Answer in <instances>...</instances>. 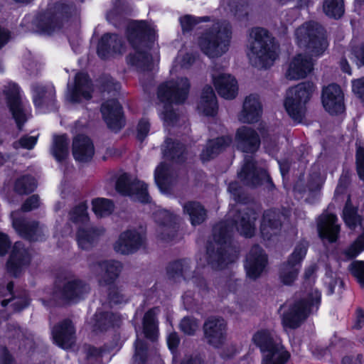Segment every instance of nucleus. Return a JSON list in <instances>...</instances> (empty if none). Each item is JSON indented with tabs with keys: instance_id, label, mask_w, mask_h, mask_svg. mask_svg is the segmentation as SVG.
<instances>
[{
	"instance_id": "obj_1",
	"label": "nucleus",
	"mask_w": 364,
	"mask_h": 364,
	"mask_svg": "<svg viewBox=\"0 0 364 364\" xmlns=\"http://www.w3.org/2000/svg\"><path fill=\"white\" fill-rule=\"evenodd\" d=\"M228 216L231 218V227L227 222L215 225L213 229V241L210 242L207 247L208 263L215 269L224 268L238 257L236 248L230 243L233 227L246 237H251L255 232L257 213L252 208L238 205L230 210Z\"/></svg>"
},
{
	"instance_id": "obj_2",
	"label": "nucleus",
	"mask_w": 364,
	"mask_h": 364,
	"mask_svg": "<svg viewBox=\"0 0 364 364\" xmlns=\"http://www.w3.org/2000/svg\"><path fill=\"white\" fill-rule=\"evenodd\" d=\"M127 41L133 51L127 56V63L140 73L149 72L154 68L150 50L155 41V31L146 21H130L126 30Z\"/></svg>"
},
{
	"instance_id": "obj_3",
	"label": "nucleus",
	"mask_w": 364,
	"mask_h": 364,
	"mask_svg": "<svg viewBox=\"0 0 364 364\" xmlns=\"http://www.w3.org/2000/svg\"><path fill=\"white\" fill-rule=\"evenodd\" d=\"M277 48L274 38L266 29L256 27L250 31L247 55L254 67L270 66L277 57Z\"/></svg>"
},
{
	"instance_id": "obj_4",
	"label": "nucleus",
	"mask_w": 364,
	"mask_h": 364,
	"mask_svg": "<svg viewBox=\"0 0 364 364\" xmlns=\"http://www.w3.org/2000/svg\"><path fill=\"white\" fill-rule=\"evenodd\" d=\"M320 304L321 292L316 289L296 294L294 301L283 314L282 324L291 329L299 328L310 315L318 311Z\"/></svg>"
},
{
	"instance_id": "obj_5",
	"label": "nucleus",
	"mask_w": 364,
	"mask_h": 364,
	"mask_svg": "<svg viewBox=\"0 0 364 364\" xmlns=\"http://www.w3.org/2000/svg\"><path fill=\"white\" fill-rule=\"evenodd\" d=\"M232 28L227 20H218L200 36L198 41L201 50L210 58H218L230 46Z\"/></svg>"
},
{
	"instance_id": "obj_6",
	"label": "nucleus",
	"mask_w": 364,
	"mask_h": 364,
	"mask_svg": "<svg viewBox=\"0 0 364 364\" xmlns=\"http://www.w3.org/2000/svg\"><path fill=\"white\" fill-rule=\"evenodd\" d=\"M190 89L188 78L181 77L161 84L158 88V97L165 103L163 119L168 125H173L178 114L171 108V104H182L186 100Z\"/></svg>"
},
{
	"instance_id": "obj_7",
	"label": "nucleus",
	"mask_w": 364,
	"mask_h": 364,
	"mask_svg": "<svg viewBox=\"0 0 364 364\" xmlns=\"http://www.w3.org/2000/svg\"><path fill=\"white\" fill-rule=\"evenodd\" d=\"M252 340L262 354L261 364H286L289 360L290 353L275 332L262 329L256 332Z\"/></svg>"
},
{
	"instance_id": "obj_8",
	"label": "nucleus",
	"mask_w": 364,
	"mask_h": 364,
	"mask_svg": "<svg viewBox=\"0 0 364 364\" xmlns=\"http://www.w3.org/2000/svg\"><path fill=\"white\" fill-rule=\"evenodd\" d=\"M297 43L311 55H319L328 46L324 29L315 21H308L300 26L295 31Z\"/></svg>"
},
{
	"instance_id": "obj_9",
	"label": "nucleus",
	"mask_w": 364,
	"mask_h": 364,
	"mask_svg": "<svg viewBox=\"0 0 364 364\" xmlns=\"http://www.w3.org/2000/svg\"><path fill=\"white\" fill-rule=\"evenodd\" d=\"M314 85L304 82L290 87L287 92L284 107L291 118L300 122L306 113V104L310 100Z\"/></svg>"
},
{
	"instance_id": "obj_10",
	"label": "nucleus",
	"mask_w": 364,
	"mask_h": 364,
	"mask_svg": "<svg viewBox=\"0 0 364 364\" xmlns=\"http://www.w3.org/2000/svg\"><path fill=\"white\" fill-rule=\"evenodd\" d=\"M90 291L89 285L71 272L60 275L55 286L54 296L65 301L77 302Z\"/></svg>"
},
{
	"instance_id": "obj_11",
	"label": "nucleus",
	"mask_w": 364,
	"mask_h": 364,
	"mask_svg": "<svg viewBox=\"0 0 364 364\" xmlns=\"http://www.w3.org/2000/svg\"><path fill=\"white\" fill-rule=\"evenodd\" d=\"M358 207L352 204L350 196H348L343 207L342 218L346 225L351 230H355L358 225L363 230V232L358 237L356 240L348 247L344 255L348 259H353L357 257L364 250V218H362L358 213Z\"/></svg>"
},
{
	"instance_id": "obj_12",
	"label": "nucleus",
	"mask_w": 364,
	"mask_h": 364,
	"mask_svg": "<svg viewBox=\"0 0 364 364\" xmlns=\"http://www.w3.org/2000/svg\"><path fill=\"white\" fill-rule=\"evenodd\" d=\"M238 178L246 186L257 187L264 186L271 191L274 185L269 175L264 168H257L252 156H245L244 164L238 173Z\"/></svg>"
},
{
	"instance_id": "obj_13",
	"label": "nucleus",
	"mask_w": 364,
	"mask_h": 364,
	"mask_svg": "<svg viewBox=\"0 0 364 364\" xmlns=\"http://www.w3.org/2000/svg\"><path fill=\"white\" fill-rule=\"evenodd\" d=\"M307 248V242H300L295 247L288 260L281 265L279 279L284 285H291L296 279L301 268V262L306 256Z\"/></svg>"
},
{
	"instance_id": "obj_14",
	"label": "nucleus",
	"mask_w": 364,
	"mask_h": 364,
	"mask_svg": "<svg viewBox=\"0 0 364 364\" xmlns=\"http://www.w3.org/2000/svg\"><path fill=\"white\" fill-rule=\"evenodd\" d=\"M167 275L169 279L175 282L181 279H192L193 284L199 289L201 293L208 291V286L203 277L195 276L192 269L191 262L189 259H181L168 264L166 267Z\"/></svg>"
},
{
	"instance_id": "obj_15",
	"label": "nucleus",
	"mask_w": 364,
	"mask_h": 364,
	"mask_svg": "<svg viewBox=\"0 0 364 364\" xmlns=\"http://www.w3.org/2000/svg\"><path fill=\"white\" fill-rule=\"evenodd\" d=\"M203 329L206 342L213 347L219 348L225 343L227 323L223 318L216 316L208 318Z\"/></svg>"
},
{
	"instance_id": "obj_16",
	"label": "nucleus",
	"mask_w": 364,
	"mask_h": 364,
	"mask_svg": "<svg viewBox=\"0 0 364 364\" xmlns=\"http://www.w3.org/2000/svg\"><path fill=\"white\" fill-rule=\"evenodd\" d=\"M116 191L123 196L134 197L141 203H148L149 196L147 185L141 181H132L130 176L123 173L119 176L115 184Z\"/></svg>"
},
{
	"instance_id": "obj_17",
	"label": "nucleus",
	"mask_w": 364,
	"mask_h": 364,
	"mask_svg": "<svg viewBox=\"0 0 364 364\" xmlns=\"http://www.w3.org/2000/svg\"><path fill=\"white\" fill-rule=\"evenodd\" d=\"M92 85L86 73H78L75 76L74 84H68L67 100L71 103H78L82 99L88 100L92 97Z\"/></svg>"
},
{
	"instance_id": "obj_18",
	"label": "nucleus",
	"mask_w": 364,
	"mask_h": 364,
	"mask_svg": "<svg viewBox=\"0 0 364 364\" xmlns=\"http://www.w3.org/2000/svg\"><path fill=\"white\" fill-rule=\"evenodd\" d=\"M154 219L159 225L157 234L161 240L168 242L175 238L178 229L175 215L166 210H158L154 213Z\"/></svg>"
},
{
	"instance_id": "obj_19",
	"label": "nucleus",
	"mask_w": 364,
	"mask_h": 364,
	"mask_svg": "<svg viewBox=\"0 0 364 364\" xmlns=\"http://www.w3.org/2000/svg\"><path fill=\"white\" fill-rule=\"evenodd\" d=\"M267 264V256L257 245L252 247L246 257L245 268L247 276L253 280L259 277Z\"/></svg>"
},
{
	"instance_id": "obj_20",
	"label": "nucleus",
	"mask_w": 364,
	"mask_h": 364,
	"mask_svg": "<svg viewBox=\"0 0 364 364\" xmlns=\"http://www.w3.org/2000/svg\"><path fill=\"white\" fill-rule=\"evenodd\" d=\"M144 242V235L135 230H127L120 234L114 245V249L122 255H129L136 252Z\"/></svg>"
},
{
	"instance_id": "obj_21",
	"label": "nucleus",
	"mask_w": 364,
	"mask_h": 364,
	"mask_svg": "<svg viewBox=\"0 0 364 364\" xmlns=\"http://www.w3.org/2000/svg\"><path fill=\"white\" fill-rule=\"evenodd\" d=\"M16 213H11L12 225L18 233L29 241L42 240L45 236V228L37 221H28L15 217Z\"/></svg>"
},
{
	"instance_id": "obj_22",
	"label": "nucleus",
	"mask_w": 364,
	"mask_h": 364,
	"mask_svg": "<svg viewBox=\"0 0 364 364\" xmlns=\"http://www.w3.org/2000/svg\"><path fill=\"white\" fill-rule=\"evenodd\" d=\"M322 103L325 109L331 114L342 113L345 109L343 94L341 87L331 84L322 91Z\"/></svg>"
},
{
	"instance_id": "obj_23",
	"label": "nucleus",
	"mask_w": 364,
	"mask_h": 364,
	"mask_svg": "<svg viewBox=\"0 0 364 364\" xmlns=\"http://www.w3.org/2000/svg\"><path fill=\"white\" fill-rule=\"evenodd\" d=\"M101 112L110 129L117 132L124 126L122 107L116 100L112 99L104 102L101 107Z\"/></svg>"
},
{
	"instance_id": "obj_24",
	"label": "nucleus",
	"mask_w": 364,
	"mask_h": 364,
	"mask_svg": "<svg viewBox=\"0 0 364 364\" xmlns=\"http://www.w3.org/2000/svg\"><path fill=\"white\" fill-rule=\"evenodd\" d=\"M54 342L60 348L68 349L75 343V329L71 320L66 318L52 328Z\"/></svg>"
},
{
	"instance_id": "obj_25",
	"label": "nucleus",
	"mask_w": 364,
	"mask_h": 364,
	"mask_svg": "<svg viewBox=\"0 0 364 364\" xmlns=\"http://www.w3.org/2000/svg\"><path fill=\"white\" fill-rule=\"evenodd\" d=\"M6 96L7 102L19 130L22 129L26 121V114L23 109L22 103L19 97V87L15 83H9L4 90Z\"/></svg>"
},
{
	"instance_id": "obj_26",
	"label": "nucleus",
	"mask_w": 364,
	"mask_h": 364,
	"mask_svg": "<svg viewBox=\"0 0 364 364\" xmlns=\"http://www.w3.org/2000/svg\"><path fill=\"white\" fill-rule=\"evenodd\" d=\"M338 218L333 214H322L318 218L317 230L322 240L334 242L338 238L341 230L340 225L337 223Z\"/></svg>"
},
{
	"instance_id": "obj_27",
	"label": "nucleus",
	"mask_w": 364,
	"mask_h": 364,
	"mask_svg": "<svg viewBox=\"0 0 364 364\" xmlns=\"http://www.w3.org/2000/svg\"><path fill=\"white\" fill-rule=\"evenodd\" d=\"M91 268L93 271L102 272L98 283L100 286L105 287L114 284L119 276L122 264L118 261L104 260L94 264Z\"/></svg>"
},
{
	"instance_id": "obj_28",
	"label": "nucleus",
	"mask_w": 364,
	"mask_h": 364,
	"mask_svg": "<svg viewBox=\"0 0 364 364\" xmlns=\"http://www.w3.org/2000/svg\"><path fill=\"white\" fill-rule=\"evenodd\" d=\"M30 262V255L21 242H15L10 257L7 262V270L18 277L22 269Z\"/></svg>"
},
{
	"instance_id": "obj_29",
	"label": "nucleus",
	"mask_w": 364,
	"mask_h": 364,
	"mask_svg": "<svg viewBox=\"0 0 364 364\" xmlns=\"http://www.w3.org/2000/svg\"><path fill=\"white\" fill-rule=\"evenodd\" d=\"M313 69L311 58L303 54L296 55L291 61L285 76L290 80L305 78Z\"/></svg>"
},
{
	"instance_id": "obj_30",
	"label": "nucleus",
	"mask_w": 364,
	"mask_h": 364,
	"mask_svg": "<svg viewBox=\"0 0 364 364\" xmlns=\"http://www.w3.org/2000/svg\"><path fill=\"white\" fill-rule=\"evenodd\" d=\"M235 139L238 149L246 153L255 152L260 145V139L257 132L245 126L237 130Z\"/></svg>"
},
{
	"instance_id": "obj_31",
	"label": "nucleus",
	"mask_w": 364,
	"mask_h": 364,
	"mask_svg": "<svg viewBox=\"0 0 364 364\" xmlns=\"http://www.w3.org/2000/svg\"><path fill=\"white\" fill-rule=\"evenodd\" d=\"M123 50L122 38L117 34L103 35L97 44V54L102 59H107L114 54H121Z\"/></svg>"
},
{
	"instance_id": "obj_32",
	"label": "nucleus",
	"mask_w": 364,
	"mask_h": 364,
	"mask_svg": "<svg viewBox=\"0 0 364 364\" xmlns=\"http://www.w3.org/2000/svg\"><path fill=\"white\" fill-rule=\"evenodd\" d=\"M262 112V105L258 96L250 95L245 98L238 119L242 123H255L259 121Z\"/></svg>"
},
{
	"instance_id": "obj_33",
	"label": "nucleus",
	"mask_w": 364,
	"mask_h": 364,
	"mask_svg": "<svg viewBox=\"0 0 364 364\" xmlns=\"http://www.w3.org/2000/svg\"><path fill=\"white\" fill-rule=\"evenodd\" d=\"M33 100L38 108L53 106L55 101V90L52 85L34 82L31 85Z\"/></svg>"
},
{
	"instance_id": "obj_34",
	"label": "nucleus",
	"mask_w": 364,
	"mask_h": 364,
	"mask_svg": "<svg viewBox=\"0 0 364 364\" xmlns=\"http://www.w3.org/2000/svg\"><path fill=\"white\" fill-rule=\"evenodd\" d=\"M95 149L92 141L83 134L77 135L73 141V155L79 162H87L94 156Z\"/></svg>"
},
{
	"instance_id": "obj_35",
	"label": "nucleus",
	"mask_w": 364,
	"mask_h": 364,
	"mask_svg": "<svg viewBox=\"0 0 364 364\" xmlns=\"http://www.w3.org/2000/svg\"><path fill=\"white\" fill-rule=\"evenodd\" d=\"M215 87L222 97L227 100L234 99L238 91L236 79L229 74H220L218 76L213 75Z\"/></svg>"
},
{
	"instance_id": "obj_36",
	"label": "nucleus",
	"mask_w": 364,
	"mask_h": 364,
	"mask_svg": "<svg viewBox=\"0 0 364 364\" xmlns=\"http://www.w3.org/2000/svg\"><path fill=\"white\" fill-rule=\"evenodd\" d=\"M282 217L283 215L279 211L269 210L264 212L260 228L264 239L269 240L279 232Z\"/></svg>"
},
{
	"instance_id": "obj_37",
	"label": "nucleus",
	"mask_w": 364,
	"mask_h": 364,
	"mask_svg": "<svg viewBox=\"0 0 364 364\" xmlns=\"http://www.w3.org/2000/svg\"><path fill=\"white\" fill-rule=\"evenodd\" d=\"M92 330L95 332L106 331L111 327L119 326L121 316L111 311H97L92 318Z\"/></svg>"
},
{
	"instance_id": "obj_38",
	"label": "nucleus",
	"mask_w": 364,
	"mask_h": 364,
	"mask_svg": "<svg viewBox=\"0 0 364 364\" xmlns=\"http://www.w3.org/2000/svg\"><path fill=\"white\" fill-rule=\"evenodd\" d=\"M230 136H223L215 139L209 140L200 154L203 161H208L216 157L232 143Z\"/></svg>"
},
{
	"instance_id": "obj_39",
	"label": "nucleus",
	"mask_w": 364,
	"mask_h": 364,
	"mask_svg": "<svg viewBox=\"0 0 364 364\" xmlns=\"http://www.w3.org/2000/svg\"><path fill=\"white\" fill-rule=\"evenodd\" d=\"M71 9V6L63 2H58L55 5V10L57 12V16H50L49 13L43 16V19L41 20L42 31L50 33L53 31L56 28L60 26L59 18L60 16H68Z\"/></svg>"
},
{
	"instance_id": "obj_40",
	"label": "nucleus",
	"mask_w": 364,
	"mask_h": 364,
	"mask_svg": "<svg viewBox=\"0 0 364 364\" xmlns=\"http://www.w3.org/2000/svg\"><path fill=\"white\" fill-rule=\"evenodd\" d=\"M104 232L105 229L102 227L80 228L77 233V244L81 249L89 250Z\"/></svg>"
},
{
	"instance_id": "obj_41",
	"label": "nucleus",
	"mask_w": 364,
	"mask_h": 364,
	"mask_svg": "<svg viewBox=\"0 0 364 364\" xmlns=\"http://www.w3.org/2000/svg\"><path fill=\"white\" fill-rule=\"evenodd\" d=\"M220 7L238 21L246 19L249 14V5L245 1L221 0Z\"/></svg>"
},
{
	"instance_id": "obj_42",
	"label": "nucleus",
	"mask_w": 364,
	"mask_h": 364,
	"mask_svg": "<svg viewBox=\"0 0 364 364\" xmlns=\"http://www.w3.org/2000/svg\"><path fill=\"white\" fill-rule=\"evenodd\" d=\"M198 108L207 116L216 114L218 103L212 87L207 85L203 88Z\"/></svg>"
},
{
	"instance_id": "obj_43",
	"label": "nucleus",
	"mask_w": 364,
	"mask_h": 364,
	"mask_svg": "<svg viewBox=\"0 0 364 364\" xmlns=\"http://www.w3.org/2000/svg\"><path fill=\"white\" fill-rule=\"evenodd\" d=\"M183 213L189 216L193 225H198L206 219L207 213L204 207L198 202L188 201L183 205Z\"/></svg>"
},
{
	"instance_id": "obj_44",
	"label": "nucleus",
	"mask_w": 364,
	"mask_h": 364,
	"mask_svg": "<svg viewBox=\"0 0 364 364\" xmlns=\"http://www.w3.org/2000/svg\"><path fill=\"white\" fill-rule=\"evenodd\" d=\"M159 311L158 308L149 309L143 318V331L145 336L154 341L158 337V321L156 314Z\"/></svg>"
},
{
	"instance_id": "obj_45",
	"label": "nucleus",
	"mask_w": 364,
	"mask_h": 364,
	"mask_svg": "<svg viewBox=\"0 0 364 364\" xmlns=\"http://www.w3.org/2000/svg\"><path fill=\"white\" fill-rule=\"evenodd\" d=\"M162 151L164 156L168 159L176 162H181L184 160L185 147L178 141L167 139L162 147Z\"/></svg>"
},
{
	"instance_id": "obj_46",
	"label": "nucleus",
	"mask_w": 364,
	"mask_h": 364,
	"mask_svg": "<svg viewBox=\"0 0 364 364\" xmlns=\"http://www.w3.org/2000/svg\"><path fill=\"white\" fill-rule=\"evenodd\" d=\"M50 151L58 162L64 161L69 154V139L67 135L54 136Z\"/></svg>"
},
{
	"instance_id": "obj_47",
	"label": "nucleus",
	"mask_w": 364,
	"mask_h": 364,
	"mask_svg": "<svg viewBox=\"0 0 364 364\" xmlns=\"http://www.w3.org/2000/svg\"><path fill=\"white\" fill-rule=\"evenodd\" d=\"M323 11L328 17L338 19L345 12L344 0H323Z\"/></svg>"
},
{
	"instance_id": "obj_48",
	"label": "nucleus",
	"mask_w": 364,
	"mask_h": 364,
	"mask_svg": "<svg viewBox=\"0 0 364 364\" xmlns=\"http://www.w3.org/2000/svg\"><path fill=\"white\" fill-rule=\"evenodd\" d=\"M92 210L98 217H105L110 215L114 210L113 202L107 198H98L92 202Z\"/></svg>"
},
{
	"instance_id": "obj_49",
	"label": "nucleus",
	"mask_w": 364,
	"mask_h": 364,
	"mask_svg": "<svg viewBox=\"0 0 364 364\" xmlns=\"http://www.w3.org/2000/svg\"><path fill=\"white\" fill-rule=\"evenodd\" d=\"M154 179L161 191H166L170 183L169 169L165 163H161L155 170Z\"/></svg>"
},
{
	"instance_id": "obj_50",
	"label": "nucleus",
	"mask_w": 364,
	"mask_h": 364,
	"mask_svg": "<svg viewBox=\"0 0 364 364\" xmlns=\"http://www.w3.org/2000/svg\"><path fill=\"white\" fill-rule=\"evenodd\" d=\"M37 187L36 179L31 176H23L17 179L14 190L20 195L28 194L33 192Z\"/></svg>"
},
{
	"instance_id": "obj_51",
	"label": "nucleus",
	"mask_w": 364,
	"mask_h": 364,
	"mask_svg": "<svg viewBox=\"0 0 364 364\" xmlns=\"http://www.w3.org/2000/svg\"><path fill=\"white\" fill-rule=\"evenodd\" d=\"M69 219L75 224H84L88 220L87 206L80 203L73 208L69 213Z\"/></svg>"
},
{
	"instance_id": "obj_52",
	"label": "nucleus",
	"mask_w": 364,
	"mask_h": 364,
	"mask_svg": "<svg viewBox=\"0 0 364 364\" xmlns=\"http://www.w3.org/2000/svg\"><path fill=\"white\" fill-rule=\"evenodd\" d=\"M134 354L133 360L135 364H145L147 360V345L146 343L137 338L134 343Z\"/></svg>"
},
{
	"instance_id": "obj_53",
	"label": "nucleus",
	"mask_w": 364,
	"mask_h": 364,
	"mask_svg": "<svg viewBox=\"0 0 364 364\" xmlns=\"http://www.w3.org/2000/svg\"><path fill=\"white\" fill-rule=\"evenodd\" d=\"M84 352L87 360L90 364H100L105 350L102 348H96L90 345H86L84 346Z\"/></svg>"
},
{
	"instance_id": "obj_54",
	"label": "nucleus",
	"mask_w": 364,
	"mask_h": 364,
	"mask_svg": "<svg viewBox=\"0 0 364 364\" xmlns=\"http://www.w3.org/2000/svg\"><path fill=\"white\" fill-rule=\"evenodd\" d=\"M179 21L183 32H188L191 31L198 23L209 21V18L208 16H205L197 18L191 15H185L181 17Z\"/></svg>"
},
{
	"instance_id": "obj_55",
	"label": "nucleus",
	"mask_w": 364,
	"mask_h": 364,
	"mask_svg": "<svg viewBox=\"0 0 364 364\" xmlns=\"http://www.w3.org/2000/svg\"><path fill=\"white\" fill-rule=\"evenodd\" d=\"M198 328V321L193 317H184L180 323L181 330L187 335H193L197 331Z\"/></svg>"
},
{
	"instance_id": "obj_56",
	"label": "nucleus",
	"mask_w": 364,
	"mask_h": 364,
	"mask_svg": "<svg viewBox=\"0 0 364 364\" xmlns=\"http://www.w3.org/2000/svg\"><path fill=\"white\" fill-rule=\"evenodd\" d=\"M349 269L360 285L364 287V262L355 261L350 264Z\"/></svg>"
},
{
	"instance_id": "obj_57",
	"label": "nucleus",
	"mask_w": 364,
	"mask_h": 364,
	"mask_svg": "<svg viewBox=\"0 0 364 364\" xmlns=\"http://www.w3.org/2000/svg\"><path fill=\"white\" fill-rule=\"evenodd\" d=\"M351 59H354L358 67L364 66V43L350 45Z\"/></svg>"
},
{
	"instance_id": "obj_58",
	"label": "nucleus",
	"mask_w": 364,
	"mask_h": 364,
	"mask_svg": "<svg viewBox=\"0 0 364 364\" xmlns=\"http://www.w3.org/2000/svg\"><path fill=\"white\" fill-rule=\"evenodd\" d=\"M109 286L108 299L110 303L118 304L126 301L125 296L122 293L121 290H119L117 287L113 284Z\"/></svg>"
},
{
	"instance_id": "obj_59",
	"label": "nucleus",
	"mask_w": 364,
	"mask_h": 364,
	"mask_svg": "<svg viewBox=\"0 0 364 364\" xmlns=\"http://www.w3.org/2000/svg\"><path fill=\"white\" fill-rule=\"evenodd\" d=\"M228 191L232 196L233 199L237 203H243L245 202L246 197L243 195L242 187L237 182H231L228 186Z\"/></svg>"
},
{
	"instance_id": "obj_60",
	"label": "nucleus",
	"mask_w": 364,
	"mask_h": 364,
	"mask_svg": "<svg viewBox=\"0 0 364 364\" xmlns=\"http://www.w3.org/2000/svg\"><path fill=\"white\" fill-rule=\"evenodd\" d=\"M356 170L359 178L364 181V148L358 146L355 154Z\"/></svg>"
},
{
	"instance_id": "obj_61",
	"label": "nucleus",
	"mask_w": 364,
	"mask_h": 364,
	"mask_svg": "<svg viewBox=\"0 0 364 364\" xmlns=\"http://www.w3.org/2000/svg\"><path fill=\"white\" fill-rule=\"evenodd\" d=\"M36 142V136H23L18 140V141L14 143V146L16 149H18L19 146H21L24 149H32Z\"/></svg>"
},
{
	"instance_id": "obj_62",
	"label": "nucleus",
	"mask_w": 364,
	"mask_h": 364,
	"mask_svg": "<svg viewBox=\"0 0 364 364\" xmlns=\"http://www.w3.org/2000/svg\"><path fill=\"white\" fill-rule=\"evenodd\" d=\"M23 336L21 329L16 323H9L7 325L4 336L9 339H20Z\"/></svg>"
},
{
	"instance_id": "obj_63",
	"label": "nucleus",
	"mask_w": 364,
	"mask_h": 364,
	"mask_svg": "<svg viewBox=\"0 0 364 364\" xmlns=\"http://www.w3.org/2000/svg\"><path fill=\"white\" fill-rule=\"evenodd\" d=\"M40 205V198L38 195H32L26 199L21 206V210L28 212L33 209H36Z\"/></svg>"
},
{
	"instance_id": "obj_64",
	"label": "nucleus",
	"mask_w": 364,
	"mask_h": 364,
	"mask_svg": "<svg viewBox=\"0 0 364 364\" xmlns=\"http://www.w3.org/2000/svg\"><path fill=\"white\" fill-rule=\"evenodd\" d=\"M353 91L364 103V77L353 81Z\"/></svg>"
}]
</instances>
